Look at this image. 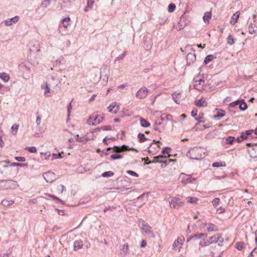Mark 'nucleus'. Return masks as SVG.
<instances>
[{
  "label": "nucleus",
  "mask_w": 257,
  "mask_h": 257,
  "mask_svg": "<svg viewBox=\"0 0 257 257\" xmlns=\"http://www.w3.org/2000/svg\"><path fill=\"white\" fill-rule=\"evenodd\" d=\"M234 39L232 35H229L227 38V43L229 45H232L234 44Z\"/></svg>",
  "instance_id": "nucleus-37"
},
{
  "label": "nucleus",
  "mask_w": 257,
  "mask_h": 257,
  "mask_svg": "<svg viewBox=\"0 0 257 257\" xmlns=\"http://www.w3.org/2000/svg\"><path fill=\"white\" fill-rule=\"evenodd\" d=\"M194 88L198 90H201L205 84L203 77L201 76H196L194 79Z\"/></svg>",
  "instance_id": "nucleus-5"
},
{
  "label": "nucleus",
  "mask_w": 257,
  "mask_h": 257,
  "mask_svg": "<svg viewBox=\"0 0 257 257\" xmlns=\"http://www.w3.org/2000/svg\"><path fill=\"white\" fill-rule=\"evenodd\" d=\"M92 117H93V120L95 122L96 124L101 123L104 119L103 114H98L97 112H95L92 114Z\"/></svg>",
  "instance_id": "nucleus-10"
},
{
  "label": "nucleus",
  "mask_w": 257,
  "mask_h": 257,
  "mask_svg": "<svg viewBox=\"0 0 257 257\" xmlns=\"http://www.w3.org/2000/svg\"><path fill=\"white\" fill-rule=\"evenodd\" d=\"M175 8H176V6L175 4H170L169 6H168V11L169 13H172L173 12H174L175 10Z\"/></svg>",
  "instance_id": "nucleus-46"
},
{
  "label": "nucleus",
  "mask_w": 257,
  "mask_h": 257,
  "mask_svg": "<svg viewBox=\"0 0 257 257\" xmlns=\"http://www.w3.org/2000/svg\"><path fill=\"white\" fill-rule=\"evenodd\" d=\"M138 137L139 139L140 143H141L149 140L148 138L145 137L144 134H142V133H139L138 135Z\"/></svg>",
  "instance_id": "nucleus-34"
},
{
  "label": "nucleus",
  "mask_w": 257,
  "mask_h": 257,
  "mask_svg": "<svg viewBox=\"0 0 257 257\" xmlns=\"http://www.w3.org/2000/svg\"><path fill=\"white\" fill-rule=\"evenodd\" d=\"M15 159L18 162H24L26 161L25 158L23 157H15Z\"/></svg>",
  "instance_id": "nucleus-59"
},
{
  "label": "nucleus",
  "mask_w": 257,
  "mask_h": 257,
  "mask_svg": "<svg viewBox=\"0 0 257 257\" xmlns=\"http://www.w3.org/2000/svg\"><path fill=\"white\" fill-rule=\"evenodd\" d=\"M24 165V164H20V163H12L11 164V166H13V167H15V166H20V167H22V166H23Z\"/></svg>",
  "instance_id": "nucleus-60"
},
{
  "label": "nucleus",
  "mask_w": 257,
  "mask_h": 257,
  "mask_svg": "<svg viewBox=\"0 0 257 257\" xmlns=\"http://www.w3.org/2000/svg\"><path fill=\"white\" fill-rule=\"evenodd\" d=\"M50 86H52L51 82H47L46 83V88L45 90V93H48L50 91Z\"/></svg>",
  "instance_id": "nucleus-44"
},
{
  "label": "nucleus",
  "mask_w": 257,
  "mask_h": 257,
  "mask_svg": "<svg viewBox=\"0 0 257 257\" xmlns=\"http://www.w3.org/2000/svg\"><path fill=\"white\" fill-rule=\"evenodd\" d=\"M184 241V238L183 237V238H178L177 240H175L173 244V248H175L177 247H178V245L180 244L181 245L182 244L183 242Z\"/></svg>",
  "instance_id": "nucleus-23"
},
{
  "label": "nucleus",
  "mask_w": 257,
  "mask_h": 257,
  "mask_svg": "<svg viewBox=\"0 0 257 257\" xmlns=\"http://www.w3.org/2000/svg\"><path fill=\"white\" fill-rule=\"evenodd\" d=\"M235 246L237 250H241L244 247V243L242 241L237 242Z\"/></svg>",
  "instance_id": "nucleus-31"
},
{
  "label": "nucleus",
  "mask_w": 257,
  "mask_h": 257,
  "mask_svg": "<svg viewBox=\"0 0 257 257\" xmlns=\"http://www.w3.org/2000/svg\"><path fill=\"white\" fill-rule=\"evenodd\" d=\"M118 153H115L110 156V159L112 160H115L117 159H122L123 155L118 154Z\"/></svg>",
  "instance_id": "nucleus-30"
},
{
  "label": "nucleus",
  "mask_w": 257,
  "mask_h": 257,
  "mask_svg": "<svg viewBox=\"0 0 257 257\" xmlns=\"http://www.w3.org/2000/svg\"><path fill=\"white\" fill-rule=\"evenodd\" d=\"M0 78L5 82H7L9 81L10 77L9 74L5 72H3L0 73Z\"/></svg>",
  "instance_id": "nucleus-22"
},
{
  "label": "nucleus",
  "mask_w": 257,
  "mask_h": 257,
  "mask_svg": "<svg viewBox=\"0 0 257 257\" xmlns=\"http://www.w3.org/2000/svg\"><path fill=\"white\" fill-rule=\"evenodd\" d=\"M70 19L69 18H65L62 22L61 25L65 28H67L68 26L70 25Z\"/></svg>",
  "instance_id": "nucleus-28"
},
{
  "label": "nucleus",
  "mask_w": 257,
  "mask_h": 257,
  "mask_svg": "<svg viewBox=\"0 0 257 257\" xmlns=\"http://www.w3.org/2000/svg\"><path fill=\"white\" fill-rule=\"evenodd\" d=\"M210 242H211V241L209 242L208 240H203V241H200L198 244L199 246H205L210 244Z\"/></svg>",
  "instance_id": "nucleus-40"
},
{
  "label": "nucleus",
  "mask_w": 257,
  "mask_h": 257,
  "mask_svg": "<svg viewBox=\"0 0 257 257\" xmlns=\"http://www.w3.org/2000/svg\"><path fill=\"white\" fill-rule=\"evenodd\" d=\"M187 202L190 203L196 204L198 201V199L194 197H188L186 198Z\"/></svg>",
  "instance_id": "nucleus-33"
},
{
  "label": "nucleus",
  "mask_w": 257,
  "mask_h": 257,
  "mask_svg": "<svg viewBox=\"0 0 257 257\" xmlns=\"http://www.w3.org/2000/svg\"><path fill=\"white\" fill-rule=\"evenodd\" d=\"M101 129L103 131H110L112 130V127L110 125H104L101 126Z\"/></svg>",
  "instance_id": "nucleus-55"
},
{
  "label": "nucleus",
  "mask_w": 257,
  "mask_h": 257,
  "mask_svg": "<svg viewBox=\"0 0 257 257\" xmlns=\"http://www.w3.org/2000/svg\"><path fill=\"white\" fill-rule=\"evenodd\" d=\"M195 105L198 107L206 106L207 102L203 99H200L195 101Z\"/></svg>",
  "instance_id": "nucleus-20"
},
{
  "label": "nucleus",
  "mask_w": 257,
  "mask_h": 257,
  "mask_svg": "<svg viewBox=\"0 0 257 257\" xmlns=\"http://www.w3.org/2000/svg\"><path fill=\"white\" fill-rule=\"evenodd\" d=\"M235 140V138L233 137L229 136L227 137L225 140V142L226 144L231 145L233 144L234 141Z\"/></svg>",
  "instance_id": "nucleus-38"
},
{
  "label": "nucleus",
  "mask_w": 257,
  "mask_h": 257,
  "mask_svg": "<svg viewBox=\"0 0 257 257\" xmlns=\"http://www.w3.org/2000/svg\"><path fill=\"white\" fill-rule=\"evenodd\" d=\"M197 114V110L193 109L191 112V115L192 117H195Z\"/></svg>",
  "instance_id": "nucleus-64"
},
{
  "label": "nucleus",
  "mask_w": 257,
  "mask_h": 257,
  "mask_svg": "<svg viewBox=\"0 0 257 257\" xmlns=\"http://www.w3.org/2000/svg\"><path fill=\"white\" fill-rule=\"evenodd\" d=\"M248 32L251 35H257V26L254 24L250 23L248 27Z\"/></svg>",
  "instance_id": "nucleus-17"
},
{
  "label": "nucleus",
  "mask_w": 257,
  "mask_h": 257,
  "mask_svg": "<svg viewBox=\"0 0 257 257\" xmlns=\"http://www.w3.org/2000/svg\"><path fill=\"white\" fill-rule=\"evenodd\" d=\"M219 203H220V199L218 198H214L213 200V201H212V205L215 207H216L217 205H218Z\"/></svg>",
  "instance_id": "nucleus-50"
},
{
  "label": "nucleus",
  "mask_w": 257,
  "mask_h": 257,
  "mask_svg": "<svg viewBox=\"0 0 257 257\" xmlns=\"http://www.w3.org/2000/svg\"><path fill=\"white\" fill-rule=\"evenodd\" d=\"M114 175V173L112 171H107L102 174V176L103 177H111Z\"/></svg>",
  "instance_id": "nucleus-45"
},
{
  "label": "nucleus",
  "mask_w": 257,
  "mask_h": 257,
  "mask_svg": "<svg viewBox=\"0 0 257 257\" xmlns=\"http://www.w3.org/2000/svg\"><path fill=\"white\" fill-rule=\"evenodd\" d=\"M239 12H237L235 13H234L233 15V16H232V19L230 21V23L232 25H234L236 23V22L239 18Z\"/></svg>",
  "instance_id": "nucleus-24"
},
{
  "label": "nucleus",
  "mask_w": 257,
  "mask_h": 257,
  "mask_svg": "<svg viewBox=\"0 0 257 257\" xmlns=\"http://www.w3.org/2000/svg\"><path fill=\"white\" fill-rule=\"evenodd\" d=\"M14 203V201L5 199L2 201V204L5 206H10Z\"/></svg>",
  "instance_id": "nucleus-25"
},
{
  "label": "nucleus",
  "mask_w": 257,
  "mask_h": 257,
  "mask_svg": "<svg viewBox=\"0 0 257 257\" xmlns=\"http://www.w3.org/2000/svg\"><path fill=\"white\" fill-rule=\"evenodd\" d=\"M226 166L225 162H215L212 164V167L214 168H218L219 167H224Z\"/></svg>",
  "instance_id": "nucleus-36"
},
{
  "label": "nucleus",
  "mask_w": 257,
  "mask_h": 257,
  "mask_svg": "<svg viewBox=\"0 0 257 257\" xmlns=\"http://www.w3.org/2000/svg\"><path fill=\"white\" fill-rule=\"evenodd\" d=\"M127 173L135 177L139 176V175L137 173L132 170L127 171Z\"/></svg>",
  "instance_id": "nucleus-57"
},
{
  "label": "nucleus",
  "mask_w": 257,
  "mask_h": 257,
  "mask_svg": "<svg viewBox=\"0 0 257 257\" xmlns=\"http://www.w3.org/2000/svg\"><path fill=\"white\" fill-rule=\"evenodd\" d=\"M238 105H239V107L240 109L242 111H244L247 109V105L243 99L240 100L239 104H238Z\"/></svg>",
  "instance_id": "nucleus-26"
},
{
  "label": "nucleus",
  "mask_w": 257,
  "mask_h": 257,
  "mask_svg": "<svg viewBox=\"0 0 257 257\" xmlns=\"http://www.w3.org/2000/svg\"><path fill=\"white\" fill-rule=\"evenodd\" d=\"M204 155L202 148L197 147L191 148L187 153V156L193 160L201 159L204 157Z\"/></svg>",
  "instance_id": "nucleus-1"
},
{
  "label": "nucleus",
  "mask_w": 257,
  "mask_h": 257,
  "mask_svg": "<svg viewBox=\"0 0 257 257\" xmlns=\"http://www.w3.org/2000/svg\"><path fill=\"white\" fill-rule=\"evenodd\" d=\"M72 105L71 102H70L69 105H68V109H67V112H68V116H69L70 114L71 110L72 109Z\"/></svg>",
  "instance_id": "nucleus-62"
},
{
  "label": "nucleus",
  "mask_w": 257,
  "mask_h": 257,
  "mask_svg": "<svg viewBox=\"0 0 257 257\" xmlns=\"http://www.w3.org/2000/svg\"><path fill=\"white\" fill-rule=\"evenodd\" d=\"M62 158L61 154H53V159H59V158Z\"/></svg>",
  "instance_id": "nucleus-63"
},
{
  "label": "nucleus",
  "mask_w": 257,
  "mask_h": 257,
  "mask_svg": "<svg viewBox=\"0 0 257 257\" xmlns=\"http://www.w3.org/2000/svg\"><path fill=\"white\" fill-rule=\"evenodd\" d=\"M50 0H44L42 2L41 6L43 8L46 9L50 5Z\"/></svg>",
  "instance_id": "nucleus-35"
},
{
  "label": "nucleus",
  "mask_w": 257,
  "mask_h": 257,
  "mask_svg": "<svg viewBox=\"0 0 257 257\" xmlns=\"http://www.w3.org/2000/svg\"><path fill=\"white\" fill-rule=\"evenodd\" d=\"M172 161L173 160L171 159H168L165 156L160 155L155 157L153 161L145 162V164L149 165L153 163H161L163 164L162 166H163L164 165V167H166L168 165L169 162Z\"/></svg>",
  "instance_id": "nucleus-2"
},
{
  "label": "nucleus",
  "mask_w": 257,
  "mask_h": 257,
  "mask_svg": "<svg viewBox=\"0 0 257 257\" xmlns=\"http://www.w3.org/2000/svg\"><path fill=\"white\" fill-rule=\"evenodd\" d=\"M212 14L210 12H207L205 13L203 17V20L205 23H208L210 19L211 18Z\"/></svg>",
  "instance_id": "nucleus-21"
},
{
  "label": "nucleus",
  "mask_w": 257,
  "mask_h": 257,
  "mask_svg": "<svg viewBox=\"0 0 257 257\" xmlns=\"http://www.w3.org/2000/svg\"><path fill=\"white\" fill-rule=\"evenodd\" d=\"M121 250L123 252L124 254H123V255H122V257H123L126 254V253H127V252L128 250V245L127 243L124 244L123 245Z\"/></svg>",
  "instance_id": "nucleus-43"
},
{
  "label": "nucleus",
  "mask_w": 257,
  "mask_h": 257,
  "mask_svg": "<svg viewBox=\"0 0 257 257\" xmlns=\"http://www.w3.org/2000/svg\"><path fill=\"white\" fill-rule=\"evenodd\" d=\"M94 3V0H88L87 1V7L86 8H85V11H87V8H92V6L93 5V4Z\"/></svg>",
  "instance_id": "nucleus-52"
},
{
  "label": "nucleus",
  "mask_w": 257,
  "mask_h": 257,
  "mask_svg": "<svg viewBox=\"0 0 257 257\" xmlns=\"http://www.w3.org/2000/svg\"><path fill=\"white\" fill-rule=\"evenodd\" d=\"M7 183H8V184L12 186H13L14 187H16L17 186H18V184L17 183V182L16 181H14L12 180H6V181Z\"/></svg>",
  "instance_id": "nucleus-51"
},
{
  "label": "nucleus",
  "mask_w": 257,
  "mask_h": 257,
  "mask_svg": "<svg viewBox=\"0 0 257 257\" xmlns=\"http://www.w3.org/2000/svg\"><path fill=\"white\" fill-rule=\"evenodd\" d=\"M170 148L169 147H166L163 149V151H162V153L163 154H169V153H170Z\"/></svg>",
  "instance_id": "nucleus-56"
},
{
  "label": "nucleus",
  "mask_w": 257,
  "mask_h": 257,
  "mask_svg": "<svg viewBox=\"0 0 257 257\" xmlns=\"http://www.w3.org/2000/svg\"><path fill=\"white\" fill-rule=\"evenodd\" d=\"M75 139L77 141L85 143L88 141V139L84 137H80L78 135H77L75 137Z\"/></svg>",
  "instance_id": "nucleus-32"
},
{
  "label": "nucleus",
  "mask_w": 257,
  "mask_h": 257,
  "mask_svg": "<svg viewBox=\"0 0 257 257\" xmlns=\"http://www.w3.org/2000/svg\"><path fill=\"white\" fill-rule=\"evenodd\" d=\"M250 156L251 158H255L257 157V144L253 146L251 150L248 151Z\"/></svg>",
  "instance_id": "nucleus-18"
},
{
  "label": "nucleus",
  "mask_w": 257,
  "mask_h": 257,
  "mask_svg": "<svg viewBox=\"0 0 257 257\" xmlns=\"http://www.w3.org/2000/svg\"><path fill=\"white\" fill-rule=\"evenodd\" d=\"M214 58H215V57H214L213 55H208L205 57V58L204 60V62L206 64L210 62Z\"/></svg>",
  "instance_id": "nucleus-39"
},
{
  "label": "nucleus",
  "mask_w": 257,
  "mask_h": 257,
  "mask_svg": "<svg viewBox=\"0 0 257 257\" xmlns=\"http://www.w3.org/2000/svg\"><path fill=\"white\" fill-rule=\"evenodd\" d=\"M216 236H217V234L209 238L208 240L209 242L211 241V242H210L211 244L217 243V240H216L217 237Z\"/></svg>",
  "instance_id": "nucleus-47"
},
{
  "label": "nucleus",
  "mask_w": 257,
  "mask_h": 257,
  "mask_svg": "<svg viewBox=\"0 0 257 257\" xmlns=\"http://www.w3.org/2000/svg\"><path fill=\"white\" fill-rule=\"evenodd\" d=\"M148 93V89L147 87H144L140 89L136 93V96L140 99L145 98Z\"/></svg>",
  "instance_id": "nucleus-7"
},
{
  "label": "nucleus",
  "mask_w": 257,
  "mask_h": 257,
  "mask_svg": "<svg viewBox=\"0 0 257 257\" xmlns=\"http://www.w3.org/2000/svg\"><path fill=\"white\" fill-rule=\"evenodd\" d=\"M48 82H51V84L52 86H50V87L55 88L58 85V81L54 78H52L51 80H49Z\"/></svg>",
  "instance_id": "nucleus-48"
},
{
  "label": "nucleus",
  "mask_w": 257,
  "mask_h": 257,
  "mask_svg": "<svg viewBox=\"0 0 257 257\" xmlns=\"http://www.w3.org/2000/svg\"><path fill=\"white\" fill-rule=\"evenodd\" d=\"M207 230L208 232H212L213 231H217L218 227L212 223L208 224V227H207Z\"/></svg>",
  "instance_id": "nucleus-27"
},
{
  "label": "nucleus",
  "mask_w": 257,
  "mask_h": 257,
  "mask_svg": "<svg viewBox=\"0 0 257 257\" xmlns=\"http://www.w3.org/2000/svg\"><path fill=\"white\" fill-rule=\"evenodd\" d=\"M204 236H205L206 237L207 234H205L203 233L195 234L193 236L188 237V239H187V242L189 243V245L190 246V247H192L193 246L196 247L197 245V242H196L197 240L202 238Z\"/></svg>",
  "instance_id": "nucleus-3"
},
{
  "label": "nucleus",
  "mask_w": 257,
  "mask_h": 257,
  "mask_svg": "<svg viewBox=\"0 0 257 257\" xmlns=\"http://www.w3.org/2000/svg\"><path fill=\"white\" fill-rule=\"evenodd\" d=\"M180 95H181V92H177V91L174 92L172 94L173 99L174 100V101L177 104H179L180 102V97H181Z\"/></svg>",
  "instance_id": "nucleus-19"
},
{
  "label": "nucleus",
  "mask_w": 257,
  "mask_h": 257,
  "mask_svg": "<svg viewBox=\"0 0 257 257\" xmlns=\"http://www.w3.org/2000/svg\"><path fill=\"white\" fill-rule=\"evenodd\" d=\"M127 150H136L134 148H130L129 147L126 145H123L121 146H115L114 151L115 153H121L124 151Z\"/></svg>",
  "instance_id": "nucleus-9"
},
{
  "label": "nucleus",
  "mask_w": 257,
  "mask_h": 257,
  "mask_svg": "<svg viewBox=\"0 0 257 257\" xmlns=\"http://www.w3.org/2000/svg\"><path fill=\"white\" fill-rule=\"evenodd\" d=\"M83 246V243L82 240H75L73 243V247L74 250H78L81 249Z\"/></svg>",
  "instance_id": "nucleus-16"
},
{
  "label": "nucleus",
  "mask_w": 257,
  "mask_h": 257,
  "mask_svg": "<svg viewBox=\"0 0 257 257\" xmlns=\"http://www.w3.org/2000/svg\"><path fill=\"white\" fill-rule=\"evenodd\" d=\"M169 202L170 206L172 208L178 209L184 205V202L182 201L181 199L178 197H169Z\"/></svg>",
  "instance_id": "nucleus-4"
},
{
  "label": "nucleus",
  "mask_w": 257,
  "mask_h": 257,
  "mask_svg": "<svg viewBox=\"0 0 257 257\" xmlns=\"http://www.w3.org/2000/svg\"><path fill=\"white\" fill-rule=\"evenodd\" d=\"M19 20V17L18 16H15L12 18H11L8 20H6L5 21V24L7 26H11L13 24L16 23Z\"/></svg>",
  "instance_id": "nucleus-15"
},
{
  "label": "nucleus",
  "mask_w": 257,
  "mask_h": 257,
  "mask_svg": "<svg viewBox=\"0 0 257 257\" xmlns=\"http://www.w3.org/2000/svg\"><path fill=\"white\" fill-rule=\"evenodd\" d=\"M153 128L156 131L161 133L164 130L165 125L162 122L160 121V119H157L153 124Z\"/></svg>",
  "instance_id": "nucleus-8"
},
{
  "label": "nucleus",
  "mask_w": 257,
  "mask_h": 257,
  "mask_svg": "<svg viewBox=\"0 0 257 257\" xmlns=\"http://www.w3.org/2000/svg\"><path fill=\"white\" fill-rule=\"evenodd\" d=\"M239 102H240V100H236V101H233L232 102H231L229 104V107L230 108L234 107V106L238 105V104H239Z\"/></svg>",
  "instance_id": "nucleus-54"
},
{
  "label": "nucleus",
  "mask_w": 257,
  "mask_h": 257,
  "mask_svg": "<svg viewBox=\"0 0 257 257\" xmlns=\"http://www.w3.org/2000/svg\"><path fill=\"white\" fill-rule=\"evenodd\" d=\"M108 108L110 112L113 113L114 114H116L119 109V106L117 105L116 102H114L110 104Z\"/></svg>",
  "instance_id": "nucleus-13"
},
{
  "label": "nucleus",
  "mask_w": 257,
  "mask_h": 257,
  "mask_svg": "<svg viewBox=\"0 0 257 257\" xmlns=\"http://www.w3.org/2000/svg\"><path fill=\"white\" fill-rule=\"evenodd\" d=\"M195 180V179L194 178H192L190 175H187L185 174L183 175L182 182L184 184L193 183Z\"/></svg>",
  "instance_id": "nucleus-12"
},
{
  "label": "nucleus",
  "mask_w": 257,
  "mask_h": 257,
  "mask_svg": "<svg viewBox=\"0 0 257 257\" xmlns=\"http://www.w3.org/2000/svg\"><path fill=\"white\" fill-rule=\"evenodd\" d=\"M140 124L141 125L144 127H148L150 126V123L142 117L140 119Z\"/></svg>",
  "instance_id": "nucleus-29"
},
{
  "label": "nucleus",
  "mask_w": 257,
  "mask_h": 257,
  "mask_svg": "<svg viewBox=\"0 0 257 257\" xmlns=\"http://www.w3.org/2000/svg\"><path fill=\"white\" fill-rule=\"evenodd\" d=\"M141 228L146 233L153 234V231L151 230V227L144 221L142 222Z\"/></svg>",
  "instance_id": "nucleus-11"
},
{
  "label": "nucleus",
  "mask_w": 257,
  "mask_h": 257,
  "mask_svg": "<svg viewBox=\"0 0 257 257\" xmlns=\"http://www.w3.org/2000/svg\"><path fill=\"white\" fill-rule=\"evenodd\" d=\"M64 189H65V186L64 185H59L57 187V190L59 191H60V192L61 193H62L64 191Z\"/></svg>",
  "instance_id": "nucleus-58"
},
{
  "label": "nucleus",
  "mask_w": 257,
  "mask_h": 257,
  "mask_svg": "<svg viewBox=\"0 0 257 257\" xmlns=\"http://www.w3.org/2000/svg\"><path fill=\"white\" fill-rule=\"evenodd\" d=\"M43 177L47 183H52L56 179L55 174L50 171L45 173L43 174Z\"/></svg>",
  "instance_id": "nucleus-6"
},
{
  "label": "nucleus",
  "mask_w": 257,
  "mask_h": 257,
  "mask_svg": "<svg viewBox=\"0 0 257 257\" xmlns=\"http://www.w3.org/2000/svg\"><path fill=\"white\" fill-rule=\"evenodd\" d=\"M93 117H92V114H91L88 119L87 122L89 125H96L95 122L93 120Z\"/></svg>",
  "instance_id": "nucleus-49"
},
{
  "label": "nucleus",
  "mask_w": 257,
  "mask_h": 257,
  "mask_svg": "<svg viewBox=\"0 0 257 257\" xmlns=\"http://www.w3.org/2000/svg\"><path fill=\"white\" fill-rule=\"evenodd\" d=\"M222 113H219L214 116V118H215L216 120H219L222 117L224 116L225 115V113L223 111H222Z\"/></svg>",
  "instance_id": "nucleus-42"
},
{
  "label": "nucleus",
  "mask_w": 257,
  "mask_h": 257,
  "mask_svg": "<svg viewBox=\"0 0 257 257\" xmlns=\"http://www.w3.org/2000/svg\"><path fill=\"white\" fill-rule=\"evenodd\" d=\"M25 149L28 150L31 153H36L37 152V149L35 147H27L25 148Z\"/></svg>",
  "instance_id": "nucleus-53"
},
{
  "label": "nucleus",
  "mask_w": 257,
  "mask_h": 257,
  "mask_svg": "<svg viewBox=\"0 0 257 257\" xmlns=\"http://www.w3.org/2000/svg\"><path fill=\"white\" fill-rule=\"evenodd\" d=\"M196 59V56L194 53H189L186 56L187 64H192Z\"/></svg>",
  "instance_id": "nucleus-14"
},
{
  "label": "nucleus",
  "mask_w": 257,
  "mask_h": 257,
  "mask_svg": "<svg viewBox=\"0 0 257 257\" xmlns=\"http://www.w3.org/2000/svg\"><path fill=\"white\" fill-rule=\"evenodd\" d=\"M217 242H218L219 245H221V243L223 242L224 239L222 237V235L221 234H217Z\"/></svg>",
  "instance_id": "nucleus-41"
},
{
  "label": "nucleus",
  "mask_w": 257,
  "mask_h": 257,
  "mask_svg": "<svg viewBox=\"0 0 257 257\" xmlns=\"http://www.w3.org/2000/svg\"><path fill=\"white\" fill-rule=\"evenodd\" d=\"M18 127H19V125L15 123L12 125L11 129L13 131H15L17 132L18 131Z\"/></svg>",
  "instance_id": "nucleus-61"
}]
</instances>
